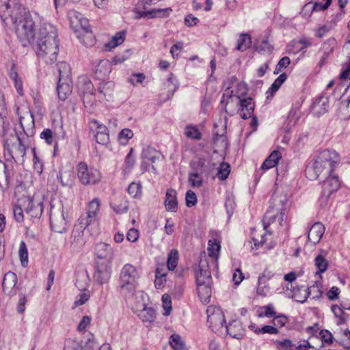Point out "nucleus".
Segmentation results:
<instances>
[{
  "mask_svg": "<svg viewBox=\"0 0 350 350\" xmlns=\"http://www.w3.org/2000/svg\"><path fill=\"white\" fill-rule=\"evenodd\" d=\"M142 187L140 183H131L127 189L128 193L133 198H139L142 196Z\"/></svg>",
  "mask_w": 350,
  "mask_h": 350,
  "instance_id": "48",
  "label": "nucleus"
},
{
  "mask_svg": "<svg viewBox=\"0 0 350 350\" xmlns=\"http://www.w3.org/2000/svg\"><path fill=\"white\" fill-rule=\"evenodd\" d=\"M233 104H235L237 106H239L238 110H235V112L237 111L239 113L240 116L244 119H248L251 118L254 113L255 104L253 98L252 97L243 98L242 99H238L235 100ZM230 107H228V111H230Z\"/></svg>",
  "mask_w": 350,
  "mask_h": 350,
  "instance_id": "11",
  "label": "nucleus"
},
{
  "mask_svg": "<svg viewBox=\"0 0 350 350\" xmlns=\"http://www.w3.org/2000/svg\"><path fill=\"white\" fill-rule=\"evenodd\" d=\"M20 124L25 135L27 137H33L35 134L34 117L32 113L27 114L26 116L20 118Z\"/></svg>",
  "mask_w": 350,
  "mask_h": 350,
  "instance_id": "23",
  "label": "nucleus"
},
{
  "mask_svg": "<svg viewBox=\"0 0 350 350\" xmlns=\"http://www.w3.org/2000/svg\"><path fill=\"white\" fill-rule=\"evenodd\" d=\"M163 307L165 310L163 314L167 316L170 314L172 310V302L170 295L164 294L162 296Z\"/></svg>",
  "mask_w": 350,
  "mask_h": 350,
  "instance_id": "63",
  "label": "nucleus"
},
{
  "mask_svg": "<svg viewBox=\"0 0 350 350\" xmlns=\"http://www.w3.org/2000/svg\"><path fill=\"white\" fill-rule=\"evenodd\" d=\"M95 280L100 284L107 283L112 273V262H96Z\"/></svg>",
  "mask_w": 350,
  "mask_h": 350,
  "instance_id": "10",
  "label": "nucleus"
},
{
  "mask_svg": "<svg viewBox=\"0 0 350 350\" xmlns=\"http://www.w3.org/2000/svg\"><path fill=\"white\" fill-rule=\"evenodd\" d=\"M27 146L25 140L18 135H12L4 142V155L7 161H16V160L26 154Z\"/></svg>",
  "mask_w": 350,
  "mask_h": 350,
  "instance_id": "5",
  "label": "nucleus"
},
{
  "mask_svg": "<svg viewBox=\"0 0 350 350\" xmlns=\"http://www.w3.org/2000/svg\"><path fill=\"white\" fill-rule=\"evenodd\" d=\"M257 293L261 296H266L269 292V288L267 286V279L265 275H260L258 280Z\"/></svg>",
  "mask_w": 350,
  "mask_h": 350,
  "instance_id": "51",
  "label": "nucleus"
},
{
  "mask_svg": "<svg viewBox=\"0 0 350 350\" xmlns=\"http://www.w3.org/2000/svg\"><path fill=\"white\" fill-rule=\"evenodd\" d=\"M165 85L167 89V98L170 99L179 88V83L172 73H171L170 77L167 78L166 82L165 83Z\"/></svg>",
  "mask_w": 350,
  "mask_h": 350,
  "instance_id": "35",
  "label": "nucleus"
},
{
  "mask_svg": "<svg viewBox=\"0 0 350 350\" xmlns=\"http://www.w3.org/2000/svg\"><path fill=\"white\" fill-rule=\"evenodd\" d=\"M178 253L176 250H172L168 254L167 266L169 270H174L178 264Z\"/></svg>",
  "mask_w": 350,
  "mask_h": 350,
  "instance_id": "47",
  "label": "nucleus"
},
{
  "mask_svg": "<svg viewBox=\"0 0 350 350\" xmlns=\"http://www.w3.org/2000/svg\"><path fill=\"white\" fill-rule=\"evenodd\" d=\"M94 77L98 80H104L111 72V66L108 59H101L93 63Z\"/></svg>",
  "mask_w": 350,
  "mask_h": 350,
  "instance_id": "20",
  "label": "nucleus"
},
{
  "mask_svg": "<svg viewBox=\"0 0 350 350\" xmlns=\"http://www.w3.org/2000/svg\"><path fill=\"white\" fill-rule=\"evenodd\" d=\"M90 130L94 133H109L108 129L105 125L98 122L97 120H90L89 123Z\"/></svg>",
  "mask_w": 350,
  "mask_h": 350,
  "instance_id": "40",
  "label": "nucleus"
},
{
  "mask_svg": "<svg viewBox=\"0 0 350 350\" xmlns=\"http://www.w3.org/2000/svg\"><path fill=\"white\" fill-rule=\"evenodd\" d=\"M50 224L52 230L57 233H63L67 229V222L63 210H58L57 213H50Z\"/></svg>",
  "mask_w": 350,
  "mask_h": 350,
  "instance_id": "13",
  "label": "nucleus"
},
{
  "mask_svg": "<svg viewBox=\"0 0 350 350\" xmlns=\"http://www.w3.org/2000/svg\"><path fill=\"white\" fill-rule=\"evenodd\" d=\"M23 203L26 214L29 215L31 219L36 220L41 217L44 208L42 202H37L30 198H25L23 200Z\"/></svg>",
  "mask_w": 350,
  "mask_h": 350,
  "instance_id": "12",
  "label": "nucleus"
},
{
  "mask_svg": "<svg viewBox=\"0 0 350 350\" xmlns=\"http://www.w3.org/2000/svg\"><path fill=\"white\" fill-rule=\"evenodd\" d=\"M185 135L187 138L200 140L202 138V133L196 126L187 125L185 128Z\"/></svg>",
  "mask_w": 350,
  "mask_h": 350,
  "instance_id": "42",
  "label": "nucleus"
},
{
  "mask_svg": "<svg viewBox=\"0 0 350 350\" xmlns=\"http://www.w3.org/2000/svg\"><path fill=\"white\" fill-rule=\"evenodd\" d=\"M196 284L200 301L204 304H208L211 297L212 282H196Z\"/></svg>",
  "mask_w": 350,
  "mask_h": 350,
  "instance_id": "28",
  "label": "nucleus"
},
{
  "mask_svg": "<svg viewBox=\"0 0 350 350\" xmlns=\"http://www.w3.org/2000/svg\"><path fill=\"white\" fill-rule=\"evenodd\" d=\"M189 182L192 187H199L202 185V179L198 173L194 172L189 174Z\"/></svg>",
  "mask_w": 350,
  "mask_h": 350,
  "instance_id": "64",
  "label": "nucleus"
},
{
  "mask_svg": "<svg viewBox=\"0 0 350 350\" xmlns=\"http://www.w3.org/2000/svg\"><path fill=\"white\" fill-rule=\"evenodd\" d=\"M300 118V111L293 108L290 110L286 118V127L289 130L294 126Z\"/></svg>",
  "mask_w": 350,
  "mask_h": 350,
  "instance_id": "39",
  "label": "nucleus"
},
{
  "mask_svg": "<svg viewBox=\"0 0 350 350\" xmlns=\"http://www.w3.org/2000/svg\"><path fill=\"white\" fill-rule=\"evenodd\" d=\"M19 257L23 266H25V263L27 264L28 260V253L26 244L24 241H21L19 246Z\"/></svg>",
  "mask_w": 350,
  "mask_h": 350,
  "instance_id": "58",
  "label": "nucleus"
},
{
  "mask_svg": "<svg viewBox=\"0 0 350 350\" xmlns=\"http://www.w3.org/2000/svg\"><path fill=\"white\" fill-rule=\"evenodd\" d=\"M133 137V131L129 129H122L118 135V140L121 144H126L128 141Z\"/></svg>",
  "mask_w": 350,
  "mask_h": 350,
  "instance_id": "56",
  "label": "nucleus"
},
{
  "mask_svg": "<svg viewBox=\"0 0 350 350\" xmlns=\"http://www.w3.org/2000/svg\"><path fill=\"white\" fill-rule=\"evenodd\" d=\"M340 160L335 150H324L308 163L306 173L310 179H317L321 174H331Z\"/></svg>",
  "mask_w": 350,
  "mask_h": 350,
  "instance_id": "3",
  "label": "nucleus"
},
{
  "mask_svg": "<svg viewBox=\"0 0 350 350\" xmlns=\"http://www.w3.org/2000/svg\"><path fill=\"white\" fill-rule=\"evenodd\" d=\"M221 245L219 241L217 240H209L208 246V255L213 258H217L219 251H220Z\"/></svg>",
  "mask_w": 350,
  "mask_h": 350,
  "instance_id": "49",
  "label": "nucleus"
},
{
  "mask_svg": "<svg viewBox=\"0 0 350 350\" xmlns=\"http://www.w3.org/2000/svg\"><path fill=\"white\" fill-rule=\"evenodd\" d=\"M58 51L57 29L52 24L44 23L37 35V55L45 63L52 64L57 60Z\"/></svg>",
  "mask_w": 350,
  "mask_h": 350,
  "instance_id": "1",
  "label": "nucleus"
},
{
  "mask_svg": "<svg viewBox=\"0 0 350 350\" xmlns=\"http://www.w3.org/2000/svg\"><path fill=\"white\" fill-rule=\"evenodd\" d=\"M281 157V154L279 151L273 150L262 163L261 169L269 170L276 166Z\"/></svg>",
  "mask_w": 350,
  "mask_h": 350,
  "instance_id": "32",
  "label": "nucleus"
},
{
  "mask_svg": "<svg viewBox=\"0 0 350 350\" xmlns=\"http://www.w3.org/2000/svg\"><path fill=\"white\" fill-rule=\"evenodd\" d=\"M247 84L243 82L238 83L234 90H230L229 88L225 90L221 100V104L224 105V109L226 113L230 116H233L235 113V110L228 111V107L232 106L235 100L243 98L247 94Z\"/></svg>",
  "mask_w": 350,
  "mask_h": 350,
  "instance_id": "6",
  "label": "nucleus"
},
{
  "mask_svg": "<svg viewBox=\"0 0 350 350\" xmlns=\"http://www.w3.org/2000/svg\"><path fill=\"white\" fill-rule=\"evenodd\" d=\"M230 165L226 163H221L218 168L217 177L219 180H226L230 174Z\"/></svg>",
  "mask_w": 350,
  "mask_h": 350,
  "instance_id": "57",
  "label": "nucleus"
},
{
  "mask_svg": "<svg viewBox=\"0 0 350 350\" xmlns=\"http://www.w3.org/2000/svg\"><path fill=\"white\" fill-rule=\"evenodd\" d=\"M76 18L79 20L82 30V32H79L77 35V38L85 46H93L95 43V39L90 29L88 20L83 18L81 14L77 16Z\"/></svg>",
  "mask_w": 350,
  "mask_h": 350,
  "instance_id": "9",
  "label": "nucleus"
},
{
  "mask_svg": "<svg viewBox=\"0 0 350 350\" xmlns=\"http://www.w3.org/2000/svg\"><path fill=\"white\" fill-rule=\"evenodd\" d=\"M71 79H59L57 86V95L59 99L65 100L72 92Z\"/></svg>",
  "mask_w": 350,
  "mask_h": 350,
  "instance_id": "27",
  "label": "nucleus"
},
{
  "mask_svg": "<svg viewBox=\"0 0 350 350\" xmlns=\"http://www.w3.org/2000/svg\"><path fill=\"white\" fill-rule=\"evenodd\" d=\"M160 0H141V3L144 7V11L140 14L141 16H148L150 18L153 17H165L169 15L172 11L170 8L166 9H153L152 10H147V5H152L156 4Z\"/></svg>",
  "mask_w": 350,
  "mask_h": 350,
  "instance_id": "15",
  "label": "nucleus"
},
{
  "mask_svg": "<svg viewBox=\"0 0 350 350\" xmlns=\"http://www.w3.org/2000/svg\"><path fill=\"white\" fill-rule=\"evenodd\" d=\"M9 1L10 0H0V17L2 21L6 25L8 16L11 14Z\"/></svg>",
  "mask_w": 350,
  "mask_h": 350,
  "instance_id": "44",
  "label": "nucleus"
},
{
  "mask_svg": "<svg viewBox=\"0 0 350 350\" xmlns=\"http://www.w3.org/2000/svg\"><path fill=\"white\" fill-rule=\"evenodd\" d=\"M329 176L323 182L321 200H326L332 193L336 191L340 187V182L337 176Z\"/></svg>",
  "mask_w": 350,
  "mask_h": 350,
  "instance_id": "17",
  "label": "nucleus"
},
{
  "mask_svg": "<svg viewBox=\"0 0 350 350\" xmlns=\"http://www.w3.org/2000/svg\"><path fill=\"white\" fill-rule=\"evenodd\" d=\"M170 343L171 347L175 350H182L184 349V343L178 335H172L170 338Z\"/></svg>",
  "mask_w": 350,
  "mask_h": 350,
  "instance_id": "59",
  "label": "nucleus"
},
{
  "mask_svg": "<svg viewBox=\"0 0 350 350\" xmlns=\"http://www.w3.org/2000/svg\"><path fill=\"white\" fill-rule=\"evenodd\" d=\"M314 265L318 269L317 274L325 273L328 268V262L322 255L319 254L314 259Z\"/></svg>",
  "mask_w": 350,
  "mask_h": 350,
  "instance_id": "43",
  "label": "nucleus"
},
{
  "mask_svg": "<svg viewBox=\"0 0 350 350\" xmlns=\"http://www.w3.org/2000/svg\"><path fill=\"white\" fill-rule=\"evenodd\" d=\"M287 75L285 73H282L280 75L278 78L274 81V82L271 84L269 89L267 90V94L271 93V94H273L275 93L283 84V83L286 80Z\"/></svg>",
  "mask_w": 350,
  "mask_h": 350,
  "instance_id": "46",
  "label": "nucleus"
},
{
  "mask_svg": "<svg viewBox=\"0 0 350 350\" xmlns=\"http://www.w3.org/2000/svg\"><path fill=\"white\" fill-rule=\"evenodd\" d=\"M258 315L259 317H274L275 312L273 306L271 304H269L261 308L260 310H258Z\"/></svg>",
  "mask_w": 350,
  "mask_h": 350,
  "instance_id": "53",
  "label": "nucleus"
},
{
  "mask_svg": "<svg viewBox=\"0 0 350 350\" xmlns=\"http://www.w3.org/2000/svg\"><path fill=\"white\" fill-rule=\"evenodd\" d=\"M14 25L15 33L23 46L31 44L35 39V29L31 14L21 5H16L8 16Z\"/></svg>",
  "mask_w": 350,
  "mask_h": 350,
  "instance_id": "2",
  "label": "nucleus"
},
{
  "mask_svg": "<svg viewBox=\"0 0 350 350\" xmlns=\"http://www.w3.org/2000/svg\"><path fill=\"white\" fill-rule=\"evenodd\" d=\"M332 311L334 313V316L338 319L339 321L338 322V324H342L344 323L346 321L345 318L344 317L345 312L344 310L338 305H333L332 306Z\"/></svg>",
  "mask_w": 350,
  "mask_h": 350,
  "instance_id": "60",
  "label": "nucleus"
},
{
  "mask_svg": "<svg viewBox=\"0 0 350 350\" xmlns=\"http://www.w3.org/2000/svg\"><path fill=\"white\" fill-rule=\"evenodd\" d=\"M329 109L328 98L325 96L317 97L311 105V111L317 116L325 113Z\"/></svg>",
  "mask_w": 350,
  "mask_h": 350,
  "instance_id": "22",
  "label": "nucleus"
},
{
  "mask_svg": "<svg viewBox=\"0 0 350 350\" xmlns=\"http://www.w3.org/2000/svg\"><path fill=\"white\" fill-rule=\"evenodd\" d=\"M224 330L233 338L241 339L243 336L242 325L238 321H234L228 325L226 324Z\"/></svg>",
  "mask_w": 350,
  "mask_h": 350,
  "instance_id": "25",
  "label": "nucleus"
},
{
  "mask_svg": "<svg viewBox=\"0 0 350 350\" xmlns=\"http://www.w3.org/2000/svg\"><path fill=\"white\" fill-rule=\"evenodd\" d=\"M207 323L212 331L217 334L223 333L226 320L223 311L220 308L211 305L206 309Z\"/></svg>",
  "mask_w": 350,
  "mask_h": 350,
  "instance_id": "7",
  "label": "nucleus"
},
{
  "mask_svg": "<svg viewBox=\"0 0 350 350\" xmlns=\"http://www.w3.org/2000/svg\"><path fill=\"white\" fill-rule=\"evenodd\" d=\"M167 276V273L165 272H162L159 268H157L155 271V280L154 284L157 288H160L163 286L164 283L166 280L165 278Z\"/></svg>",
  "mask_w": 350,
  "mask_h": 350,
  "instance_id": "54",
  "label": "nucleus"
},
{
  "mask_svg": "<svg viewBox=\"0 0 350 350\" xmlns=\"http://www.w3.org/2000/svg\"><path fill=\"white\" fill-rule=\"evenodd\" d=\"M336 44V41L334 38H329L322 44L321 48L322 53L329 56L331 53H332Z\"/></svg>",
  "mask_w": 350,
  "mask_h": 350,
  "instance_id": "50",
  "label": "nucleus"
},
{
  "mask_svg": "<svg viewBox=\"0 0 350 350\" xmlns=\"http://www.w3.org/2000/svg\"><path fill=\"white\" fill-rule=\"evenodd\" d=\"M138 316L143 322L152 323L156 318V312L152 308L144 305L143 309L139 310Z\"/></svg>",
  "mask_w": 350,
  "mask_h": 350,
  "instance_id": "34",
  "label": "nucleus"
},
{
  "mask_svg": "<svg viewBox=\"0 0 350 350\" xmlns=\"http://www.w3.org/2000/svg\"><path fill=\"white\" fill-rule=\"evenodd\" d=\"M124 36L125 34L123 31L117 32L115 36L112 37L111 41L106 44V47L111 50L122 44L125 39Z\"/></svg>",
  "mask_w": 350,
  "mask_h": 350,
  "instance_id": "45",
  "label": "nucleus"
},
{
  "mask_svg": "<svg viewBox=\"0 0 350 350\" xmlns=\"http://www.w3.org/2000/svg\"><path fill=\"white\" fill-rule=\"evenodd\" d=\"M251 44L250 36L248 33H242L238 39L237 49L239 51H244L250 48Z\"/></svg>",
  "mask_w": 350,
  "mask_h": 350,
  "instance_id": "41",
  "label": "nucleus"
},
{
  "mask_svg": "<svg viewBox=\"0 0 350 350\" xmlns=\"http://www.w3.org/2000/svg\"><path fill=\"white\" fill-rule=\"evenodd\" d=\"M113 87V84L112 82L102 81L99 83L98 92L103 94L104 96L110 95L112 92Z\"/></svg>",
  "mask_w": 350,
  "mask_h": 350,
  "instance_id": "55",
  "label": "nucleus"
},
{
  "mask_svg": "<svg viewBox=\"0 0 350 350\" xmlns=\"http://www.w3.org/2000/svg\"><path fill=\"white\" fill-rule=\"evenodd\" d=\"M324 232V226L320 222H316L312 226L308 231V239L312 244L316 245L320 241Z\"/></svg>",
  "mask_w": 350,
  "mask_h": 350,
  "instance_id": "24",
  "label": "nucleus"
},
{
  "mask_svg": "<svg viewBox=\"0 0 350 350\" xmlns=\"http://www.w3.org/2000/svg\"><path fill=\"white\" fill-rule=\"evenodd\" d=\"M96 224L94 221H90L89 216L85 213L80 216L77 221V224H76L74 226L75 228H80L84 231V230L88 228L91 224Z\"/></svg>",
  "mask_w": 350,
  "mask_h": 350,
  "instance_id": "52",
  "label": "nucleus"
},
{
  "mask_svg": "<svg viewBox=\"0 0 350 350\" xmlns=\"http://www.w3.org/2000/svg\"><path fill=\"white\" fill-rule=\"evenodd\" d=\"M94 253L96 256V262H112L113 259V250L112 247L105 243H98L96 245Z\"/></svg>",
  "mask_w": 350,
  "mask_h": 350,
  "instance_id": "14",
  "label": "nucleus"
},
{
  "mask_svg": "<svg viewBox=\"0 0 350 350\" xmlns=\"http://www.w3.org/2000/svg\"><path fill=\"white\" fill-rule=\"evenodd\" d=\"M78 90L81 94L83 95V100L86 95H92L94 85L90 80L86 77H80L78 81Z\"/></svg>",
  "mask_w": 350,
  "mask_h": 350,
  "instance_id": "30",
  "label": "nucleus"
},
{
  "mask_svg": "<svg viewBox=\"0 0 350 350\" xmlns=\"http://www.w3.org/2000/svg\"><path fill=\"white\" fill-rule=\"evenodd\" d=\"M196 282H212L209 265L206 260H201L196 270Z\"/></svg>",
  "mask_w": 350,
  "mask_h": 350,
  "instance_id": "21",
  "label": "nucleus"
},
{
  "mask_svg": "<svg viewBox=\"0 0 350 350\" xmlns=\"http://www.w3.org/2000/svg\"><path fill=\"white\" fill-rule=\"evenodd\" d=\"M139 273L137 268L131 264H125L119 275V289L125 295H133L139 284Z\"/></svg>",
  "mask_w": 350,
  "mask_h": 350,
  "instance_id": "4",
  "label": "nucleus"
},
{
  "mask_svg": "<svg viewBox=\"0 0 350 350\" xmlns=\"http://www.w3.org/2000/svg\"><path fill=\"white\" fill-rule=\"evenodd\" d=\"M278 208L276 210L274 209L273 207H270V208L267 211V213L265 215L264 219H263V226L264 229L268 232L267 228L268 226L273 223L275 219L278 218Z\"/></svg>",
  "mask_w": 350,
  "mask_h": 350,
  "instance_id": "37",
  "label": "nucleus"
},
{
  "mask_svg": "<svg viewBox=\"0 0 350 350\" xmlns=\"http://www.w3.org/2000/svg\"><path fill=\"white\" fill-rule=\"evenodd\" d=\"M59 71V79H71V69L69 64L66 62H59L57 64Z\"/></svg>",
  "mask_w": 350,
  "mask_h": 350,
  "instance_id": "36",
  "label": "nucleus"
},
{
  "mask_svg": "<svg viewBox=\"0 0 350 350\" xmlns=\"http://www.w3.org/2000/svg\"><path fill=\"white\" fill-rule=\"evenodd\" d=\"M40 137L49 145H54V150L57 147V142L55 140L54 133L50 129H44L40 133Z\"/></svg>",
  "mask_w": 350,
  "mask_h": 350,
  "instance_id": "38",
  "label": "nucleus"
},
{
  "mask_svg": "<svg viewBox=\"0 0 350 350\" xmlns=\"http://www.w3.org/2000/svg\"><path fill=\"white\" fill-rule=\"evenodd\" d=\"M100 202L98 198H96L90 202L86 214L89 216L90 221H97V214L100 210Z\"/></svg>",
  "mask_w": 350,
  "mask_h": 350,
  "instance_id": "33",
  "label": "nucleus"
},
{
  "mask_svg": "<svg viewBox=\"0 0 350 350\" xmlns=\"http://www.w3.org/2000/svg\"><path fill=\"white\" fill-rule=\"evenodd\" d=\"M16 284V274L11 271L6 273L2 282L3 292L10 297L16 295L18 292Z\"/></svg>",
  "mask_w": 350,
  "mask_h": 350,
  "instance_id": "16",
  "label": "nucleus"
},
{
  "mask_svg": "<svg viewBox=\"0 0 350 350\" xmlns=\"http://www.w3.org/2000/svg\"><path fill=\"white\" fill-rule=\"evenodd\" d=\"M85 243L84 233L82 229L74 228L70 237V246L75 250L81 249Z\"/></svg>",
  "mask_w": 350,
  "mask_h": 350,
  "instance_id": "26",
  "label": "nucleus"
},
{
  "mask_svg": "<svg viewBox=\"0 0 350 350\" xmlns=\"http://www.w3.org/2000/svg\"><path fill=\"white\" fill-rule=\"evenodd\" d=\"M275 342L278 350H294V345L289 339L277 340Z\"/></svg>",
  "mask_w": 350,
  "mask_h": 350,
  "instance_id": "62",
  "label": "nucleus"
},
{
  "mask_svg": "<svg viewBox=\"0 0 350 350\" xmlns=\"http://www.w3.org/2000/svg\"><path fill=\"white\" fill-rule=\"evenodd\" d=\"M165 206L167 211L176 212L178 209L177 193L174 189H168L165 193Z\"/></svg>",
  "mask_w": 350,
  "mask_h": 350,
  "instance_id": "29",
  "label": "nucleus"
},
{
  "mask_svg": "<svg viewBox=\"0 0 350 350\" xmlns=\"http://www.w3.org/2000/svg\"><path fill=\"white\" fill-rule=\"evenodd\" d=\"M13 216L14 219L18 223H21L24 221L23 209L21 205L15 204L13 206Z\"/></svg>",
  "mask_w": 350,
  "mask_h": 350,
  "instance_id": "61",
  "label": "nucleus"
},
{
  "mask_svg": "<svg viewBox=\"0 0 350 350\" xmlns=\"http://www.w3.org/2000/svg\"><path fill=\"white\" fill-rule=\"evenodd\" d=\"M77 176L81 184L95 185L101 178L100 172L93 167H89L85 162H80L77 165Z\"/></svg>",
  "mask_w": 350,
  "mask_h": 350,
  "instance_id": "8",
  "label": "nucleus"
},
{
  "mask_svg": "<svg viewBox=\"0 0 350 350\" xmlns=\"http://www.w3.org/2000/svg\"><path fill=\"white\" fill-rule=\"evenodd\" d=\"M163 155L161 152L157 150L154 148L150 146H145L142 148L141 153V159L148 160L152 163L151 170L154 173H156V168L154 166V163L157 161H159L163 159Z\"/></svg>",
  "mask_w": 350,
  "mask_h": 350,
  "instance_id": "19",
  "label": "nucleus"
},
{
  "mask_svg": "<svg viewBox=\"0 0 350 350\" xmlns=\"http://www.w3.org/2000/svg\"><path fill=\"white\" fill-rule=\"evenodd\" d=\"M327 3H322L321 2H316L312 3L311 2L305 4L302 8L301 14L306 15L308 12H319L327 10L330 5V0H327Z\"/></svg>",
  "mask_w": 350,
  "mask_h": 350,
  "instance_id": "31",
  "label": "nucleus"
},
{
  "mask_svg": "<svg viewBox=\"0 0 350 350\" xmlns=\"http://www.w3.org/2000/svg\"><path fill=\"white\" fill-rule=\"evenodd\" d=\"M287 289H291L292 295L291 297L296 301L301 304H304L306 301L310 294L312 293V291L315 288L314 286H311L308 288H306L304 286H294L293 284L286 286Z\"/></svg>",
  "mask_w": 350,
  "mask_h": 350,
  "instance_id": "18",
  "label": "nucleus"
}]
</instances>
